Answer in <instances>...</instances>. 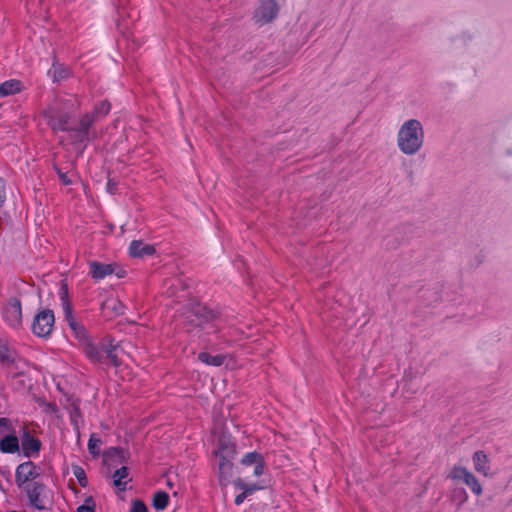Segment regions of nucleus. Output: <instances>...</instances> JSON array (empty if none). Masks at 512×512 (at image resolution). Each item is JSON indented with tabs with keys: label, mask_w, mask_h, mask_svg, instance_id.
Wrapping results in <instances>:
<instances>
[{
	"label": "nucleus",
	"mask_w": 512,
	"mask_h": 512,
	"mask_svg": "<svg viewBox=\"0 0 512 512\" xmlns=\"http://www.w3.org/2000/svg\"><path fill=\"white\" fill-rule=\"evenodd\" d=\"M425 141V128L420 119L407 118L400 123L396 132V146L400 153L415 156L424 148Z\"/></svg>",
	"instance_id": "nucleus-1"
},
{
	"label": "nucleus",
	"mask_w": 512,
	"mask_h": 512,
	"mask_svg": "<svg viewBox=\"0 0 512 512\" xmlns=\"http://www.w3.org/2000/svg\"><path fill=\"white\" fill-rule=\"evenodd\" d=\"M61 300L65 320L67 321L74 335L83 344L87 357L93 362H104V344L101 347H97L91 343L87 336L85 327L72 314V308L67 300L66 288L62 289Z\"/></svg>",
	"instance_id": "nucleus-2"
},
{
	"label": "nucleus",
	"mask_w": 512,
	"mask_h": 512,
	"mask_svg": "<svg viewBox=\"0 0 512 512\" xmlns=\"http://www.w3.org/2000/svg\"><path fill=\"white\" fill-rule=\"evenodd\" d=\"M73 107V104L64 101L54 102L45 112L47 122L53 130H66L68 129V111Z\"/></svg>",
	"instance_id": "nucleus-3"
},
{
	"label": "nucleus",
	"mask_w": 512,
	"mask_h": 512,
	"mask_svg": "<svg viewBox=\"0 0 512 512\" xmlns=\"http://www.w3.org/2000/svg\"><path fill=\"white\" fill-rule=\"evenodd\" d=\"M236 454L233 444H223L217 455L220 458L219 462V480L223 484H227L232 476L233 464L232 459Z\"/></svg>",
	"instance_id": "nucleus-4"
},
{
	"label": "nucleus",
	"mask_w": 512,
	"mask_h": 512,
	"mask_svg": "<svg viewBox=\"0 0 512 512\" xmlns=\"http://www.w3.org/2000/svg\"><path fill=\"white\" fill-rule=\"evenodd\" d=\"M449 478L454 481H459L466 484L470 490L477 496L483 492L481 483L477 477L467 468L462 466H455L449 472Z\"/></svg>",
	"instance_id": "nucleus-5"
},
{
	"label": "nucleus",
	"mask_w": 512,
	"mask_h": 512,
	"mask_svg": "<svg viewBox=\"0 0 512 512\" xmlns=\"http://www.w3.org/2000/svg\"><path fill=\"white\" fill-rule=\"evenodd\" d=\"M54 314L49 309L40 311L34 318L32 324L33 333L39 337H47L54 326Z\"/></svg>",
	"instance_id": "nucleus-6"
},
{
	"label": "nucleus",
	"mask_w": 512,
	"mask_h": 512,
	"mask_svg": "<svg viewBox=\"0 0 512 512\" xmlns=\"http://www.w3.org/2000/svg\"><path fill=\"white\" fill-rule=\"evenodd\" d=\"M279 12V5L276 0H261L254 12V19L263 25L273 21Z\"/></svg>",
	"instance_id": "nucleus-7"
},
{
	"label": "nucleus",
	"mask_w": 512,
	"mask_h": 512,
	"mask_svg": "<svg viewBox=\"0 0 512 512\" xmlns=\"http://www.w3.org/2000/svg\"><path fill=\"white\" fill-rule=\"evenodd\" d=\"M3 318L13 328H18L22 323V310L20 301L16 298L10 299L3 310Z\"/></svg>",
	"instance_id": "nucleus-8"
},
{
	"label": "nucleus",
	"mask_w": 512,
	"mask_h": 512,
	"mask_svg": "<svg viewBox=\"0 0 512 512\" xmlns=\"http://www.w3.org/2000/svg\"><path fill=\"white\" fill-rule=\"evenodd\" d=\"M39 475V468L32 462H24L16 469V483L23 486L27 482L34 480Z\"/></svg>",
	"instance_id": "nucleus-9"
},
{
	"label": "nucleus",
	"mask_w": 512,
	"mask_h": 512,
	"mask_svg": "<svg viewBox=\"0 0 512 512\" xmlns=\"http://www.w3.org/2000/svg\"><path fill=\"white\" fill-rule=\"evenodd\" d=\"M116 268V264L113 263H102L99 261L89 262V273L91 277L96 281H99L106 276L115 273Z\"/></svg>",
	"instance_id": "nucleus-10"
},
{
	"label": "nucleus",
	"mask_w": 512,
	"mask_h": 512,
	"mask_svg": "<svg viewBox=\"0 0 512 512\" xmlns=\"http://www.w3.org/2000/svg\"><path fill=\"white\" fill-rule=\"evenodd\" d=\"M474 470L484 477L491 476V465L488 455L484 451H476L472 456Z\"/></svg>",
	"instance_id": "nucleus-11"
},
{
	"label": "nucleus",
	"mask_w": 512,
	"mask_h": 512,
	"mask_svg": "<svg viewBox=\"0 0 512 512\" xmlns=\"http://www.w3.org/2000/svg\"><path fill=\"white\" fill-rule=\"evenodd\" d=\"M241 464L244 466H254V475L256 477L261 476L264 472V459L261 454L257 452H250L243 456Z\"/></svg>",
	"instance_id": "nucleus-12"
},
{
	"label": "nucleus",
	"mask_w": 512,
	"mask_h": 512,
	"mask_svg": "<svg viewBox=\"0 0 512 512\" xmlns=\"http://www.w3.org/2000/svg\"><path fill=\"white\" fill-rule=\"evenodd\" d=\"M41 447V443L36 438L32 437L28 433H24L20 441V449L25 457H32L38 454Z\"/></svg>",
	"instance_id": "nucleus-13"
},
{
	"label": "nucleus",
	"mask_w": 512,
	"mask_h": 512,
	"mask_svg": "<svg viewBox=\"0 0 512 512\" xmlns=\"http://www.w3.org/2000/svg\"><path fill=\"white\" fill-rule=\"evenodd\" d=\"M0 452L14 454L20 452V439L16 431L0 440Z\"/></svg>",
	"instance_id": "nucleus-14"
},
{
	"label": "nucleus",
	"mask_w": 512,
	"mask_h": 512,
	"mask_svg": "<svg viewBox=\"0 0 512 512\" xmlns=\"http://www.w3.org/2000/svg\"><path fill=\"white\" fill-rule=\"evenodd\" d=\"M155 253L153 245L146 244L141 240H134L130 243L129 254L132 257H144Z\"/></svg>",
	"instance_id": "nucleus-15"
},
{
	"label": "nucleus",
	"mask_w": 512,
	"mask_h": 512,
	"mask_svg": "<svg viewBox=\"0 0 512 512\" xmlns=\"http://www.w3.org/2000/svg\"><path fill=\"white\" fill-rule=\"evenodd\" d=\"M43 486L38 484H33L27 488V495L30 503L36 507L37 509H44L45 505L43 500L41 499V494L43 492Z\"/></svg>",
	"instance_id": "nucleus-16"
},
{
	"label": "nucleus",
	"mask_w": 512,
	"mask_h": 512,
	"mask_svg": "<svg viewBox=\"0 0 512 512\" xmlns=\"http://www.w3.org/2000/svg\"><path fill=\"white\" fill-rule=\"evenodd\" d=\"M122 351L119 345H114L111 341L104 344V362L108 360L114 366H118L121 362L119 352Z\"/></svg>",
	"instance_id": "nucleus-17"
},
{
	"label": "nucleus",
	"mask_w": 512,
	"mask_h": 512,
	"mask_svg": "<svg viewBox=\"0 0 512 512\" xmlns=\"http://www.w3.org/2000/svg\"><path fill=\"white\" fill-rule=\"evenodd\" d=\"M103 312L113 314V315H121L124 313V305L115 298H109L105 300L101 306Z\"/></svg>",
	"instance_id": "nucleus-18"
},
{
	"label": "nucleus",
	"mask_w": 512,
	"mask_h": 512,
	"mask_svg": "<svg viewBox=\"0 0 512 512\" xmlns=\"http://www.w3.org/2000/svg\"><path fill=\"white\" fill-rule=\"evenodd\" d=\"M22 89V84L18 80H8L0 84V96L7 97L19 93Z\"/></svg>",
	"instance_id": "nucleus-19"
},
{
	"label": "nucleus",
	"mask_w": 512,
	"mask_h": 512,
	"mask_svg": "<svg viewBox=\"0 0 512 512\" xmlns=\"http://www.w3.org/2000/svg\"><path fill=\"white\" fill-rule=\"evenodd\" d=\"M225 358L226 356L225 355H222V354H218V355H211L207 352H200L198 354V359L207 364V365H212V366H221L224 361H225Z\"/></svg>",
	"instance_id": "nucleus-20"
},
{
	"label": "nucleus",
	"mask_w": 512,
	"mask_h": 512,
	"mask_svg": "<svg viewBox=\"0 0 512 512\" xmlns=\"http://www.w3.org/2000/svg\"><path fill=\"white\" fill-rule=\"evenodd\" d=\"M0 361L5 365H11L15 363L16 356L14 351H12L6 343L0 340Z\"/></svg>",
	"instance_id": "nucleus-21"
},
{
	"label": "nucleus",
	"mask_w": 512,
	"mask_h": 512,
	"mask_svg": "<svg viewBox=\"0 0 512 512\" xmlns=\"http://www.w3.org/2000/svg\"><path fill=\"white\" fill-rule=\"evenodd\" d=\"M114 485L120 489H124L128 482V469L122 467L113 474Z\"/></svg>",
	"instance_id": "nucleus-22"
},
{
	"label": "nucleus",
	"mask_w": 512,
	"mask_h": 512,
	"mask_svg": "<svg viewBox=\"0 0 512 512\" xmlns=\"http://www.w3.org/2000/svg\"><path fill=\"white\" fill-rule=\"evenodd\" d=\"M169 496L166 492L159 491L153 497V507L156 510H164L168 504Z\"/></svg>",
	"instance_id": "nucleus-23"
},
{
	"label": "nucleus",
	"mask_w": 512,
	"mask_h": 512,
	"mask_svg": "<svg viewBox=\"0 0 512 512\" xmlns=\"http://www.w3.org/2000/svg\"><path fill=\"white\" fill-rule=\"evenodd\" d=\"M234 484L236 488L242 490V492L247 496L262 488L256 484H247L240 478L236 479Z\"/></svg>",
	"instance_id": "nucleus-24"
},
{
	"label": "nucleus",
	"mask_w": 512,
	"mask_h": 512,
	"mask_svg": "<svg viewBox=\"0 0 512 512\" xmlns=\"http://www.w3.org/2000/svg\"><path fill=\"white\" fill-rule=\"evenodd\" d=\"M15 427L12 422L7 418H0V440L12 434Z\"/></svg>",
	"instance_id": "nucleus-25"
},
{
	"label": "nucleus",
	"mask_w": 512,
	"mask_h": 512,
	"mask_svg": "<svg viewBox=\"0 0 512 512\" xmlns=\"http://www.w3.org/2000/svg\"><path fill=\"white\" fill-rule=\"evenodd\" d=\"M101 444H102L101 439L99 437H97L95 434H92L90 436V439L88 442L89 452L94 456L99 455Z\"/></svg>",
	"instance_id": "nucleus-26"
},
{
	"label": "nucleus",
	"mask_w": 512,
	"mask_h": 512,
	"mask_svg": "<svg viewBox=\"0 0 512 512\" xmlns=\"http://www.w3.org/2000/svg\"><path fill=\"white\" fill-rule=\"evenodd\" d=\"M96 116L94 114H86L82 117L80 120L79 130L81 133L86 134L88 128L92 125V123L95 121Z\"/></svg>",
	"instance_id": "nucleus-27"
},
{
	"label": "nucleus",
	"mask_w": 512,
	"mask_h": 512,
	"mask_svg": "<svg viewBox=\"0 0 512 512\" xmlns=\"http://www.w3.org/2000/svg\"><path fill=\"white\" fill-rule=\"evenodd\" d=\"M78 512H95V503L92 497H87L84 504L78 507Z\"/></svg>",
	"instance_id": "nucleus-28"
},
{
	"label": "nucleus",
	"mask_w": 512,
	"mask_h": 512,
	"mask_svg": "<svg viewBox=\"0 0 512 512\" xmlns=\"http://www.w3.org/2000/svg\"><path fill=\"white\" fill-rule=\"evenodd\" d=\"M73 474L77 478L81 486L85 487L87 485V479L83 468H81L80 466H74Z\"/></svg>",
	"instance_id": "nucleus-29"
},
{
	"label": "nucleus",
	"mask_w": 512,
	"mask_h": 512,
	"mask_svg": "<svg viewBox=\"0 0 512 512\" xmlns=\"http://www.w3.org/2000/svg\"><path fill=\"white\" fill-rule=\"evenodd\" d=\"M110 110V104L107 102H101L96 108L94 115L95 116H104L106 115Z\"/></svg>",
	"instance_id": "nucleus-30"
},
{
	"label": "nucleus",
	"mask_w": 512,
	"mask_h": 512,
	"mask_svg": "<svg viewBox=\"0 0 512 512\" xmlns=\"http://www.w3.org/2000/svg\"><path fill=\"white\" fill-rule=\"evenodd\" d=\"M130 512H147V507L143 502L135 500L132 502Z\"/></svg>",
	"instance_id": "nucleus-31"
},
{
	"label": "nucleus",
	"mask_w": 512,
	"mask_h": 512,
	"mask_svg": "<svg viewBox=\"0 0 512 512\" xmlns=\"http://www.w3.org/2000/svg\"><path fill=\"white\" fill-rule=\"evenodd\" d=\"M58 175L64 185L71 184V180L67 177V175L65 173L58 170Z\"/></svg>",
	"instance_id": "nucleus-32"
},
{
	"label": "nucleus",
	"mask_w": 512,
	"mask_h": 512,
	"mask_svg": "<svg viewBox=\"0 0 512 512\" xmlns=\"http://www.w3.org/2000/svg\"><path fill=\"white\" fill-rule=\"evenodd\" d=\"M4 201H5L4 182L0 178V206L4 203Z\"/></svg>",
	"instance_id": "nucleus-33"
},
{
	"label": "nucleus",
	"mask_w": 512,
	"mask_h": 512,
	"mask_svg": "<svg viewBox=\"0 0 512 512\" xmlns=\"http://www.w3.org/2000/svg\"><path fill=\"white\" fill-rule=\"evenodd\" d=\"M246 497H247V495H245L243 492L240 493L239 495H237L235 497V504L236 505L242 504Z\"/></svg>",
	"instance_id": "nucleus-34"
},
{
	"label": "nucleus",
	"mask_w": 512,
	"mask_h": 512,
	"mask_svg": "<svg viewBox=\"0 0 512 512\" xmlns=\"http://www.w3.org/2000/svg\"><path fill=\"white\" fill-rule=\"evenodd\" d=\"M77 417H78V412H77V410H75V412L73 414H71V420H72V422H73V424H74V426L76 428H78V419H77Z\"/></svg>",
	"instance_id": "nucleus-35"
},
{
	"label": "nucleus",
	"mask_w": 512,
	"mask_h": 512,
	"mask_svg": "<svg viewBox=\"0 0 512 512\" xmlns=\"http://www.w3.org/2000/svg\"><path fill=\"white\" fill-rule=\"evenodd\" d=\"M107 187H108V190L110 192H112L114 187H115V184L112 181L109 180L108 183H107Z\"/></svg>",
	"instance_id": "nucleus-36"
},
{
	"label": "nucleus",
	"mask_w": 512,
	"mask_h": 512,
	"mask_svg": "<svg viewBox=\"0 0 512 512\" xmlns=\"http://www.w3.org/2000/svg\"><path fill=\"white\" fill-rule=\"evenodd\" d=\"M203 310H204L203 308L197 307L195 315L198 316V314H200V312H202Z\"/></svg>",
	"instance_id": "nucleus-37"
},
{
	"label": "nucleus",
	"mask_w": 512,
	"mask_h": 512,
	"mask_svg": "<svg viewBox=\"0 0 512 512\" xmlns=\"http://www.w3.org/2000/svg\"><path fill=\"white\" fill-rule=\"evenodd\" d=\"M117 276H118V277H122V276H123V274H122V273H121V274H120V273H117Z\"/></svg>",
	"instance_id": "nucleus-38"
}]
</instances>
